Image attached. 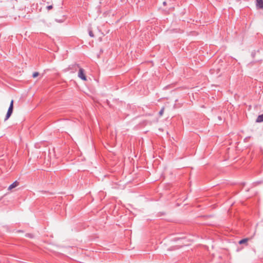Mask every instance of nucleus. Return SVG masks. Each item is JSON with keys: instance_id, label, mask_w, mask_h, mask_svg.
Instances as JSON below:
<instances>
[{"instance_id": "9", "label": "nucleus", "mask_w": 263, "mask_h": 263, "mask_svg": "<svg viewBox=\"0 0 263 263\" xmlns=\"http://www.w3.org/2000/svg\"><path fill=\"white\" fill-rule=\"evenodd\" d=\"M164 107H162L161 108V109L160 110L159 114L160 116H162L163 114V110H164Z\"/></svg>"}, {"instance_id": "7", "label": "nucleus", "mask_w": 263, "mask_h": 263, "mask_svg": "<svg viewBox=\"0 0 263 263\" xmlns=\"http://www.w3.org/2000/svg\"><path fill=\"white\" fill-rule=\"evenodd\" d=\"M88 32H89V35L90 37H94V34H93V32L91 29H89Z\"/></svg>"}, {"instance_id": "1", "label": "nucleus", "mask_w": 263, "mask_h": 263, "mask_svg": "<svg viewBox=\"0 0 263 263\" xmlns=\"http://www.w3.org/2000/svg\"><path fill=\"white\" fill-rule=\"evenodd\" d=\"M13 109V100H12L11 101L10 106L8 108L7 113L6 114V117L5 119V121L7 120L10 118V117L11 116V115L12 114Z\"/></svg>"}, {"instance_id": "11", "label": "nucleus", "mask_w": 263, "mask_h": 263, "mask_svg": "<svg viewBox=\"0 0 263 263\" xmlns=\"http://www.w3.org/2000/svg\"><path fill=\"white\" fill-rule=\"evenodd\" d=\"M27 235L28 237H32V234H27Z\"/></svg>"}, {"instance_id": "6", "label": "nucleus", "mask_w": 263, "mask_h": 263, "mask_svg": "<svg viewBox=\"0 0 263 263\" xmlns=\"http://www.w3.org/2000/svg\"><path fill=\"white\" fill-rule=\"evenodd\" d=\"M256 122L257 123L263 122V114L258 116L256 120Z\"/></svg>"}, {"instance_id": "10", "label": "nucleus", "mask_w": 263, "mask_h": 263, "mask_svg": "<svg viewBox=\"0 0 263 263\" xmlns=\"http://www.w3.org/2000/svg\"><path fill=\"white\" fill-rule=\"evenodd\" d=\"M52 8H53V7L52 5L48 6L47 7L48 10H50V9H52Z\"/></svg>"}, {"instance_id": "4", "label": "nucleus", "mask_w": 263, "mask_h": 263, "mask_svg": "<svg viewBox=\"0 0 263 263\" xmlns=\"http://www.w3.org/2000/svg\"><path fill=\"white\" fill-rule=\"evenodd\" d=\"M256 6L259 8H263V1L262 0H256Z\"/></svg>"}, {"instance_id": "8", "label": "nucleus", "mask_w": 263, "mask_h": 263, "mask_svg": "<svg viewBox=\"0 0 263 263\" xmlns=\"http://www.w3.org/2000/svg\"><path fill=\"white\" fill-rule=\"evenodd\" d=\"M39 75V72H34V73H33V76H33V77L34 78H36V77H37Z\"/></svg>"}, {"instance_id": "3", "label": "nucleus", "mask_w": 263, "mask_h": 263, "mask_svg": "<svg viewBox=\"0 0 263 263\" xmlns=\"http://www.w3.org/2000/svg\"><path fill=\"white\" fill-rule=\"evenodd\" d=\"M18 184H19V183L17 181H15L8 187V190H11L12 189L17 186L18 185Z\"/></svg>"}, {"instance_id": "2", "label": "nucleus", "mask_w": 263, "mask_h": 263, "mask_svg": "<svg viewBox=\"0 0 263 263\" xmlns=\"http://www.w3.org/2000/svg\"><path fill=\"white\" fill-rule=\"evenodd\" d=\"M78 76L82 80H84V81L86 80V77L84 73V70L82 68H79V71L78 72Z\"/></svg>"}, {"instance_id": "5", "label": "nucleus", "mask_w": 263, "mask_h": 263, "mask_svg": "<svg viewBox=\"0 0 263 263\" xmlns=\"http://www.w3.org/2000/svg\"><path fill=\"white\" fill-rule=\"evenodd\" d=\"M249 240V238H244V239H242L239 240L238 243L240 245L246 244V245H247V242Z\"/></svg>"}]
</instances>
